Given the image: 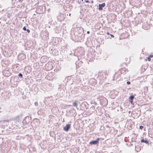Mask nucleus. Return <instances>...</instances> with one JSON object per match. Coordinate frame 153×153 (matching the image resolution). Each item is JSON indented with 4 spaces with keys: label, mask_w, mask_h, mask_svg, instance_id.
Here are the masks:
<instances>
[{
    "label": "nucleus",
    "mask_w": 153,
    "mask_h": 153,
    "mask_svg": "<svg viewBox=\"0 0 153 153\" xmlns=\"http://www.w3.org/2000/svg\"><path fill=\"white\" fill-rule=\"evenodd\" d=\"M45 68L48 70H51L52 68V66H51V65L49 64H47L45 66Z\"/></svg>",
    "instance_id": "f257e3e1"
},
{
    "label": "nucleus",
    "mask_w": 153,
    "mask_h": 153,
    "mask_svg": "<svg viewBox=\"0 0 153 153\" xmlns=\"http://www.w3.org/2000/svg\"><path fill=\"white\" fill-rule=\"evenodd\" d=\"M71 125L70 124L67 125L64 128V130L65 131H68L70 128Z\"/></svg>",
    "instance_id": "f03ea898"
},
{
    "label": "nucleus",
    "mask_w": 153,
    "mask_h": 153,
    "mask_svg": "<svg viewBox=\"0 0 153 153\" xmlns=\"http://www.w3.org/2000/svg\"><path fill=\"white\" fill-rule=\"evenodd\" d=\"M99 140V139L98 138L97 140H96L91 141L90 142V143L91 144H94L95 145L98 143V140Z\"/></svg>",
    "instance_id": "7ed1b4c3"
},
{
    "label": "nucleus",
    "mask_w": 153,
    "mask_h": 153,
    "mask_svg": "<svg viewBox=\"0 0 153 153\" xmlns=\"http://www.w3.org/2000/svg\"><path fill=\"white\" fill-rule=\"evenodd\" d=\"M99 10H101L102 9V7H104L105 6V3H103L102 4H99Z\"/></svg>",
    "instance_id": "20e7f679"
},
{
    "label": "nucleus",
    "mask_w": 153,
    "mask_h": 153,
    "mask_svg": "<svg viewBox=\"0 0 153 153\" xmlns=\"http://www.w3.org/2000/svg\"><path fill=\"white\" fill-rule=\"evenodd\" d=\"M78 101H75L73 103V106H77V105Z\"/></svg>",
    "instance_id": "39448f33"
},
{
    "label": "nucleus",
    "mask_w": 153,
    "mask_h": 153,
    "mask_svg": "<svg viewBox=\"0 0 153 153\" xmlns=\"http://www.w3.org/2000/svg\"><path fill=\"white\" fill-rule=\"evenodd\" d=\"M150 134H152V135L153 136V128H152L150 129L149 131Z\"/></svg>",
    "instance_id": "423d86ee"
},
{
    "label": "nucleus",
    "mask_w": 153,
    "mask_h": 153,
    "mask_svg": "<svg viewBox=\"0 0 153 153\" xmlns=\"http://www.w3.org/2000/svg\"><path fill=\"white\" fill-rule=\"evenodd\" d=\"M135 150H136V151H137V152H139V151L140 150V147H136L135 148Z\"/></svg>",
    "instance_id": "0eeeda50"
},
{
    "label": "nucleus",
    "mask_w": 153,
    "mask_h": 153,
    "mask_svg": "<svg viewBox=\"0 0 153 153\" xmlns=\"http://www.w3.org/2000/svg\"><path fill=\"white\" fill-rule=\"evenodd\" d=\"M134 96L133 95L131 96L129 98L130 100H133L134 99Z\"/></svg>",
    "instance_id": "6e6552de"
},
{
    "label": "nucleus",
    "mask_w": 153,
    "mask_h": 153,
    "mask_svg": "<svg viewBox=\"0 0 153 153\" xmlns=\"http://www.w3.org/2000/svg\"><path fill=\"white\" fill-rule=\"evenodd\" d=\"M146 61H150L151 60V58L149 57H147L146 59Z\"/></svg>",
    "instance_id": "1a4fd4ad"
},
{
    "label": "nucleus",
    "mask_w": 153,
    "mask_h": 153,
    "mask_svg": "<svg viewBox=\"0 0 153 153\" xmlns=\"http://www.w3.org/2000/svg\"><path fill=\"white\" fill-rule=\"evenodd\" d=\"M46 58V59H47V57L45 56H42V58H41V60H42V59H45V58Z\"/></svg>",
    "instance_id": "9d476101"
},
{
    "label": "nucleus",
    "mask_w": 153,
    "mask_h": 153,
    "mask_svg": "<svg viewBox=\"0 0 153 153\" xmlns=\"http://www.w3.org/2000/svg\"><path fill=\"white\" fill-rule=\"evenodd\" d=\"M19 77H22V74H21V73H20L19 74Z\"/></svg>",
    "instance_id": "9b49d317"
},
{
    "label": "nucleus",
    "mask_w": 153,
    "mask_h": 153,
    "mask_svg": "<svg viewBox=\"0 0 153 153\" xmlns=\"http://www.w3.org/2000/svg\"><path fill=\"white\" fill-rule=\"evenodd\" d=\"M144 143H146L148 144V143L149 142L148 141H146V140H144Z\"/></svg>",
    "instance_id": "f8f14e48"
},
{
    "label": "nucleus",
    "mask_w": 153,
    "mask_h": 153,
    "mask_svg": "<svg viewBox=\"0 0 153 153\" xmlns=\"http://www.w3.org/2000/svg\"><path fill=\"white\" fill-rule=\"evenodd\" d=\"M34 104H35V105L36 106H37V105H38V102H35Z\"/></svg>",
    "instance_id": "ddd939ff"
},
{
    "label": "nucleus",
    "mask_w": 153,
    "mask_h": 153,
    "mask_svg": "<svg viewBox=\"0 0 153 153\" xmlns=\"http://www.w3.org/2000/svg\"><path fill=\"white\" fill-rule=\"evenodd\" d=\"M23 30H26V28L25 27H23Z\"/></svg>",
    "instance_id": "4468645a"
},
{
    "label": "nucleus",
    "mask_w": 153,
    "mask_h": 153,
    "mask_svg": "<svg viewBox=\"0 0 153 153\" xmlns=\"http://www.w3.org/2000/svg\"><path fill=\"white\" fill-rule=\"evenodd\" d=\"M143 128V126H140V129H141Z\"/></svg>",
    "instance_id": "2eb2a0df"
},
{
    "label": "nucleus",
    "mask_w": 153,
    "mask_h": 153,
    "mask_svg": "<svg viewBox=\"0 0 153 153\" xmlns=\"http://www.w3.org/2000/svg\"><path fill=\"white\" fill-rule=\"evenodd\" d=\"M127 83L128 84V85H129L130 84V82L129 81H127Z\"/></svg>",
    "instance_id": "dca6fc26"
},
{
    "label": "nucleus",
    "mask_w": 153,
    "mask_h": 153,
    "mask_svg": "<svg viewBox=\"0 0 153 153\" xmlns=\"http://www.w3.org/2000/svg\"><path fill=\"white\" fill-rule=\"evenodd\" d=\"M27 31L28 33H30V30L29 29H27L26 30Z\"/></svg>",
    "instance_id": "f3484780"
},
{
    "label": "nucleus",
    "mask_w": 153,
    "mask_h": 153,
    "mask_svg": "<svg viewBox=\"0 0 153 153\" xmlns=\"http://www.w3.org/2000/svg\"><path fill=\"white\" fill-rule=\"evenodd\" d=\"M149 57L151 58V57H153V55H150L149 56Z\"/></svg>",
    "instance_id": "a211bd4d"
},
{
    "label": "nucleus",
    "mask_w": 153,
    "mask_h": 153,
    "mask_svg": "<svg viewBox=\"0 0 153 153\" xmlns=\"http://www.w3.org/2000/svg\"><path fill=\"white\" fill-rule=\"evenodd\" d=\"M141 142L142 143H143V139L141 140Z\"/></svg>",
    "instance_id": "6ab92c4d"
},
{
    "label": "nucleus",
    "mask_w": 153,
    "mask_h": 153,
    "mask_svg": "<svg viewBox=\"0 0 153 153\" xmlns=\"http://www.w3.org/2000/svg\"><path fill=\"white\" fill-rule=\"evenodd\" d=\"M111 36L112 37H114V36L113 35H112V34H111Z\"/></svg>",
    "instance_id": "aec40b11"
},
{
    "label": "nucleus",
    "mask_w": 153,
    "mask_h": 153,
    "mask_svg": "<svg viewBox=\"0 0 153 153\" xmlns=\"http://www.w3.org/2000/svg\"><path fill=\"white\" fill-rule=\"evenodd\" d=\"M87 33L88 34H89V33H90V32H89V31H88L87 32Z\"/></svg>",
    "instance_id": "412c9836"
},
{
    "label": "nucleus",
    "mask_w": 153,
    "mask_h": 153,
    "mask_svg": "<svg viewBox=\"0 0 153 153\" xmlns=\"http://www.w3.org/2000/svg\"><path fill=\"white\" fill-rule=\"evenodd\" d=\"M23 0H19V1H20V2H22V1Z\"/></svg>",
    "instance_id": "4be33fe9"
},
{
    "label": "nucleus",
    "mask_w": 153,
    "mask_h": 153,
    "mask_svg": "<svg viewBox=\"0 0 153 153\" xmlns=\"http://www.w3.org/2000/svg\"><path fill=\"white\" fill-rule=\"evenodd\" d=\"M85 2H89V1H85Z\"/></svg>",
    "instance_id": "5701e85b"
},
{
    "label": "nucleus",
    "mask_w": 153,
    "mask_h": 153,
    "mask_svg": "<svg viewBox=\"0 0 153 153\" xmlns=\"http://www.w3.org/2000/svg\"><path fill=\"white\" fill-rule=\"evenodd\" d=\"M107 34H108V35H109V32H107Z\"/></svg>",
    "instance_id": "b1692460"
},
{
    "label": "nucleus",
    "mask_w": 153,
    "mask_h": 153,
    "mask_svg": "<svg viewBox=\"0 0 153 153\" xmlns=\"http://www.w3.org/2000/svg\"><path fill=\"white\" fill-rule=\"evenodd\" d=\"M71 14H69V16H71Z\"/></svg>",
    "instance_id": "393cba45"
},
{
    "label": "nucleus",
    "mask_w": 153,
    "mask_h": 153,
    "mask_svg": "<svg viewBox=\"0 0 153 153\" xmlns=\"http://www.w3.org/2000/svg\"><path fill=\"white\" fill-rule=\"evenodd\" d=\"M142 58H143V57H140V59H142Z\"/></svg>",
    "instance_id": "a878e982"
},
{
    "label": "nucleus",
    "mask_w": 153,
    "mask_h": 153,
    "mask_svg": "<svg viewBox=\"0 0 153 153\" xmlns=\"http://www.w3.org/2000/svg\"><path fill=\"white\" fill-rule=\"evenodd\" d=\"M92 3H93V1H92Z\"/></svg>",
    "instance_id": "bb28decb"
}]
</instances>
